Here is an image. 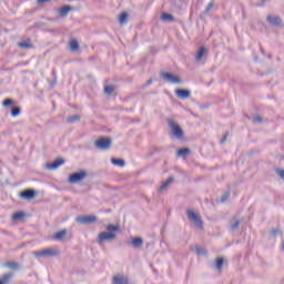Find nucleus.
Masks as SVG:
<instances>
[{"label": "nucleus", "mask_w": 284, "mask_h": 284, "mask_svg": "<svg viewBox=\"0 0 284 284\" xmlns=\"http://www.w3.org/2000/svg\"><path fill=\"white\" fill-rule=\"evenodd\" d=\"M19 48H22V50H30L32 48V44L28 41H22L18 43Z\"/></svg>", "instance_id": "obj_23"}, {"label": "nucleus", "mask_w": 284, "mask_h": 284, "mask_svg": "<svg viewBox=\"0 0 284 284\" xmlns=\"http://www.w3.org/2000/svg\"><path fill=\"white\" fill-rule=\"evenodd\" d=\"M195 250H196V254H199L200 256L205 255V248L196 246Z\"/></svg>", "instance_id": "obj_33"}, {"label": "nucleus", "mask_w": 284, "mask_h": 284, "mask_svg": "<svg viewBox=\"0 0 284 284\" xmlns=\"http://www.w3.org/2000/svg\"><path fill=\"white\" fill-rule=\"evenodd\" d=\"M161 77L168 83H175V84L181 83V79L172 73L163 72V73H161Z\"/></svg>", "instance_id": "obj_8"}, {"label": "nucleus", "mask_w": 284, "mask_h": 284, "mask_svg": "<svg viewBox=\"0 0 284 284\" xmlns=\"http://www.w3.org/2000/svg\"><path fill=\"white\" fill-rule=\"evenodd\" d=\"M3 105H12V100L10 99L4 100Z\"/></svg>", "instance_id": "obj_38"}, {"label": "nucleus", "mask_w": 284, "mask_h": 284, "mask_svg": "<svg viewBox=\"0 0 284 284\" xmlns=\"http://www.w3.org/2000/svg\"><path fill=\"white\" fill-rule=\"evenodd\" d=\"M227 199H230V192L224 193L221 196L220 201H221V203H225V201H227Z\"/></svg>", "instance_id": "obj_34"}, {"label": "nucleus", "mask_w": 284, "mask_h": 284, "mask_svg": "<svg viewBox=\"0 0 284 284\" xmlns=\"http://www.w3.org/2000/svg\"><path fill=\"white\" fill-rule=\"evenodd\" d=\"M121 227L119 225L109 224L106 226V232H101L98 235L99 245L105 243V241H114L116 239V232H119Z\"/></svg>", "instance_id": "obj_1"}, {"label": "nucleus", "mask_w": 284, "mask_h": 284, "mask_svg": "<svg viewBox=\"0 0 284 284\" xmlns=\"http://www.w3.org/2000/svg\"><path fill=\"white\" fill-rule=\"evenodd\" d=\"M21 199H24L26 201H32L34 199V191L33 190H26L20 193Z\"/></svg>", "instance_id": "obj_14"}, {"label": "nucleus", "mask_w": 284, "mask_h": 284, "mask_svg": "<svg viewBox=\"0 0 284 284\" xmlns=\"http://www.w3.org/2000/svg\"><path fill=\"white\" fill-rule=\"evenodd\" d=\"M87 176H88L87 171H80V172L72 173L69 176V183H80V181H83V179H85Z\"/></svg>", "instance_id": "obj_7"}, {"label": "nucleus", "mask_w": 284, "mask_h": 284, "mask_svg": "<svg viewBox=\"0 0 284 284\" xmlns=\"http://www.w3.org/2000/svg\"><path fill=\"white\" fill-rule=\"evenodd\" d=\"M70 50L71 52H77V50H79V42L75 39L70 41Z\"/></svg>", "instance_id": "obj_20"}, {"label": "nucleus", "mask_w": 284, "mask_h": 284, "mask_svg": "<svg viewBox=\"0 0 284 284\" xmlns=\"http://www.w3.org/2000/svg\"><path fill=\"white\" fill-rule=\"evenodd\" d=\"M168 123L173 136H175V139H182L183 129H181V126L174 120H168Z\"/></svg>", "instance_id": "obj_4"}, {"label": "nucleus", "mask_w": 284, "mask_h": 284, "mask_svg": "<svg viewBox=\"0 0 284 284\" xmlns=\"http://www.w3.org/2000/svg\"><path fill=\"white\" fill-rule=\"evenodd\" d=\"M58 255H59V248H52V247L33 252V256H36V258H50L52 256H58Z\"/></svg>", "instance_id": "obj_3"}, {"label": "nucleus", "mask_w": 284, "mask_h": 284, "mask_svg": "<svg viewBox=\"0 0 284 284\" xmlns=\"http://www.w3.org/2000/svg\"><path fill=\"white\" fill-rule=\"evenodd\" d=\"M146 85H152V79L146 82Z\"/></svg>", "instance_id": "obj_41"}, {"label": "nucleus", "mask_w": 284, "mask_h": 284, "mask_svg": "<svg viewBox=\"0 0 284 284\" xmlns=\"http://www.w3.org/2000/svg\"><path fill=\"white\" fill-rule=\"evenodd\" d=\"M4 267H10V270H19V264L17 262H7Z\"/></svg>", "instance_id": "obj_24"}, {"label": "nucleus", "mask_w": 284, "mask_h": 284, "mask_svg": "<svg viewBox=\"0 0 284 284\" xmlns=\"http://www.w3.org/2000/svg\"><path fill=\"white\" fill-rule=\"evenodd\" d=\"M113 284H128V277L124 275H115L113 277Z\"/></svg>", "instance_id": "obj_15"}, {"label": "nucleus", "mask_w": 284, "mask_h": 284, "mask_svg": "<svg viewBox=\"0 0 284 284\" xmlns=\"http://www.w3.org/2000/svg\"><path fill=\"white\" fill-rule=\"evenodd\" d=\"M175 94L178 99H190L192 92H190V90L178 89L175 90Z\"/></svg>", "instance_id": "obj_12"}, {"label": "nucleus", "mask_w": 284, "mask_h": 284, "mask_svg": "<svg viewBox=\"0 0 284 284\" xmlns=\"http://www.w3.org/2000/svg\"><path fill=\"white\" fill-rule=\"evenodd\" d=\"M111 163L113 165H118V168H124L125 166V161L121 160V159H115V158H112L111 159Z\"/></svg>", "instance_id": "obj_19"}, {"label": "nucleus", "mask_w": 284, "mask_h": 284, "mask_svg": "<svg viewBox=\"0 0 284 284\" xmlns=\"http://www.w3.org/2000/svg\"><path fill=\"white\" fill-rule=\"evenodd\" d=\"M112 145V140L110 138H100L95 141V148L98 150H110Z\"/></svg>", "instance_id": "obj_5"}, {"label": "nucleus", "mask_w": 284, "mask_h": 284, "mask_svg": "<svg viewBox=\"0 0 284 284\" xmlns=\"http://www.w3.org/2000/svg\"><path fill=\"white\" fill-rule=\"evenodd\" d=\"M276 174H278V176H280L281 179H283V181H284V170L277 169V170H276Z\"/></svg>", "instance_id": "obj_36"}, {"label": "nucleus", "mask_w": 284, "mask_h": 284, "mask_svg": "<svg viewBox=\"0 0 284 284\" xmlns=\"http://www.w3.org/2000/svg\"><path fill=\"white\" fill-rule=\"evenodd\" d=\"M266 21L267 23L274 27H278L281 26V23H283V20H281V17L278 16H267Z\"/></svg>", "instance_id": "obj_9"}, {"label": "nucleus", "mask_w": 284, "mask_h": 284, "mask_svg": "<svg viewBox=\"0 0 284 284\" xmlns=\"http://www.w3.org/2000/svg\"><path fill=\"white\" fill-rule=\"evenodd\" d=\"M186 154H190V149H187V148L180 149L178 151V156H186Z\"/></svg>", "instance_id": "obj_28"}, {"label": "nucleus", "mask_w": 284, "mask_h": 284, "mask_svg": "<svg viewBox=\"0 0 284 284\" xmlns=\"http://www.w3.org/2000/svg\"><path fill=\"white\" fill-rule=\"evenodd\" d=\"M19 114H21V109L19 106H13L11 110V115L19 116Z\"/></svg>", "instance_id": "obj_30"}, {"label": "nucleus", "mask_w": 284, "mask_h": 284, "mask_svg": "<svg viewBox=\"0 0 284 284\" xmlns=\"http://www.w3.org/2000/svg\"><path fill=\"white\" fill-rule=\"evenodd\" d=\"M77 223H80L81 225H90L92 223H97V216L95 215H81L75 219Z\"/></svg>", "instance_id": "obj_6"}, {"label": "nucleus", "mask_w": 284, "mask_h": 284, "mask_svg": "<svg viewBox=\"0 0 284 284\" xmlns=\"http://www.w3.org/2000/svg\"><path fill=\"white\" fill-rule=\"evenodd\" d=\"M261 52L263 53V52H265L263 49H261Z\"/></svg>", "instance_id": "obj_44"}, {"label": "nucleus", "mask_w": 284, "mask_h": 284, "mask_svg": "<svg viewBox=\"0 0 284 284\" xmlns=\"http://www.w3.org/2000/svg\"><path fill=\"white\" fill-rule=\"evenodd\" d=\"M129 245H131L135 250H139V247L143 246V239H141V237H133V239H131V242H129Z\"/></svg>", "instance_id": "obj_13"}, {"label": "nucleus", "mask_w": 284, "mask_h": 284, "mask_svg": "<svg viewBox=\"0 0 284 284\" xmlns=\"http://www.w3.org/2000/svg\"><path fill=\"white\" fill-rule=\"evenodd\" d=\"M50 0H38V3H48Z\"/></svg>", "instance_id": "obj_40"}, {"label": "nucleus", "mask_w": 284, "mask_h": 284, "mask_svg": "<svg viewBox=\"0 0 284 284\" xmlns=\"http://www.w3.org/2000/svg\"><path fill=\"white\" fill-rule=\"evenodd\" d=\"M171 183H174V178H172V176H170L166 181H164L160 185V187L158 190L159 194H163V192H165V190H168V187H170Z\"/></svg>", "instance_id": "obj_11"}, {"label": "nucleus", "mask_w": 284, "mask_h": 284, "mask_svg": "<svg viewBox=\"0 0 284 284\" xmlns=\"http://www.w3.org/2000/svg\"><path fill=\"white\" fill-rule=\"evenodd\" d=\"M205 52H207V49H205V47H201L195 55V61L201 62L203 57H205Z\"/></svg>", "instance_id": "obj_16"}, {"label": "nucleus", "mask_w": 284, "mask_h": 284, "mask_svg": "<svg viewBox=\"0 0 284 284\" xmlns=\"http://www.w3.org/2000/svg\"><path fill=\"white\" fill-rule=\"evenodd\" d=\"M65 163V160L63 159H58L53 163H48L45 165L47 170H58V168H61Z\"/></svg>", "instance_id": "obj_10"}, {"label": "nucleus", "mask_w": 284, "mask_h": 284, "mask_svg": "<svg viewBox=\"0 0 284 284\" xmlns=\"http://www.w3.org/2000/svg\"><path fill=\"white\" fill-rule=\"evenodd\" d=\"M253 123H263V118L261 115L253 116Z\"/></svg>", "instance_id": "obj_35"}, {"label": "nucleus", "mask_w": 284, "mask_h": 284, "mask_svg": "<svg viewBox=\"0 0 284 284\" xmlns=\"http://www.w3.org/2000/svg\"><path fill=\"white\" fill-rule=\"evenodd\" d=\"M240 225H241V221L237 217H234L231 221V230H239Z\"/></svg>", "instance_id": "obj_22"}, {"label": "nucleus", "mask_w": 284, "mask_h": 284, "mask_svg": "<svg viewBox=\"0 0 284 284\" xmlns=\"http://www.w3.org/2000/svg\"><path fill=\"white\" fill-rule=\"evenodd\" d=\"M216 270H221L223 267V257H217L215 262Z\"/></svg>", "instance_id": "obj_31"}, {"label": "nucleus", "mask_w": 284, "mask_h": 284, "mask_svg": "<svg viewBox=\"0 0 284 284\" xmlns=\"http://www.w3.org/2000/svg\"><path fill=\"white\" fill-rule=\"evenodd\" d=\"M112 92H114L113 85L104 87V94H111Z\"/></svg>", "instance_id": "obj_32"}, {"label": "nucleus", "mask_w": 284, "mask_h": 284, "mask_svg": "<svg viewBox=\"0 0 284 284\" xmlns=\"http://www.w3.org/2000/svg\"><path fill=\"white\" fill-rule=\"evenodd\" d=\"M278 231L277 230H273L272 231V234H276Z\"/></svg>", "instance_id": "obj_42"}, {"label": "nucleus", "mask_w": 284, "mask_h": 284, "mask_svg": "<svg viewBox=\"0 0 284 284\" xmlns=\"http://www.w3.org/2000/svg\"><path fill=\"white\" fill-rule=\"evenodd\" d=\"M227 141V133L221 139V143H225Z\"/></svg>", "instance_id": "obj_39"}, {"label": "nucleus", "mask_w": 284, "mask_h": 284, "mask_svg": "<svg viewBox=\"0 0 284 284\" xmlns=\"http://www.w3.org/2000/svg\"><path fill=\"white\" fill-rule=\"evenodd\" d=\"M23 216H26V213L23 212H17L12 215L13 221H21V219H23Z\"/></svg>", "instance_id": "obj_27"}, {"label": "nucleus", "mask_w": 284, "mask_h": 284, "mask_svg": "<svg viewBox=\"0 0 284 284\" xmlns=\"http://www.w3.org/2000/svg\"><path fill=\"white\" fill-rule=\"evenodd\" d=\"M212 8H214V2H210L205 9V12H210V10H212Z\"/></svg>", "instance_id": "obj_37"}, {"label": "nucleus", "mask_w": 284, "mask_h": 284, "mask_svg": "<svg viewBox=\"0 0 284 284\" xmlns=\"http://www.w3.org/2000/svg\"><path fill=\"white\" fill-rule=\"evenodd\" d=\"M119 22H120L121 24L128 23V13H125V12L121 13V14H120V18H119Z\"/></svg>", "instance_id": "obj_29"}, {"label": "nucleus", "mask_w": 284, "mask_h": 284, "mask_svg": "<svg viewBox=\"0 0 284 284\" xmlns=\"http://www.w3.org/2000/svg\"><path fill=\"white\" fill-rule=\"evenodd\" d=\"M262 1V3H265V0H261Z\"/></svg>", "instance_id": "obj_43"}, {"label": "nucleus", "mask_w": 284, "mask_h": 284, "mask_svg": "<svg viewBox=\"0 0 284 284\" xmlns=\"http://www.w3.org/2000/svg\"><path fill=\"white\" fill-rule=\"evenodd\" d=\"M67 235H68V231L62 230V231L55 233L54 239H55V241H63V239H65Z\"/></svg>", "instance_id": "obj_18"}, {"label": "nucleus", "mask_w": 284, "mask_h": 284, "mask_svg": "<svg viewBox=\"0 0 284 284\" xmlns=\"http://www.w3.org/2000/svg\"><path fill=\"white\" fill-rule=\"evenodd\" d=\"M72 10V7L70 6H64L61 9H59V14L61 17H68V12H70Z\"/></svg>", "instance_id": "obj_17"}, {"label": "nucleus", "mask_w": 284, "mask_h": 284, "mask_svg": "<svg viewBox=\"0 0 284 284\" xmlns=\"http://www.w3.org/2000/svg\"><path fill=\"white\" fill-rule=\"evenodd\" d=\"M186 216L191 223L197 227V230H203V220L201 219V215L196 214L194 210L187 209L186 210Z\"/></svg>", "instance_id": "obj_2"}, {"label": "nucleus", "mask_w": 284, "mask_h": 284, "mask_svg": "<svg viewBox=\"0 0 284 284\" xmlns=\"http://www.w3.org/2000/svg\"><path fill=\"white\" fill-rule=\"evenodd\" d=\"M161 19H162V21H174V17L172 16V14H170V13H163L162 16H161Z\"/></svg>", "instance_id": "obj_26"}, {"label": "nucleus", "mask_w": 284, "mask_h": 284, "mask_svg": "<svg viewBox=\"0 0 284 284\" xmlns=\"http://www.w3.org/2000/svg\"><path fill=\"white\" fill-rule=\"evenodd\" d=\"M11 278H12V273L4 274L0 280V284H8L10 283Z\"/></svg>", "instance_id": "obj_21"}, {"label": "nucleus", "mask_w": 284, "mask_h": 284, "mask_svg": "<svg viewBox=\"0 0 284 284\" xmlns=\"http://www.w3.org/2000/svg\"><path fill=\"white\" fill-rule=\"evenodd\" d=\"M67 121H68V123H77L78 121H81V116L80 115H70Z\"/></svg>", "instance_id": "obj_25"}]
</instances>
